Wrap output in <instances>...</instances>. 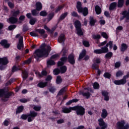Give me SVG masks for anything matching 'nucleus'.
<instances>
[{
	"label": "nucleus",
	"instance_id": "obj_16",
	"mask_svg": "<svg viewBox=\"0 0 129 129\" xmlns=\"http://www.w3.org/2000/svg\"><path fill=\"white\" fill-rule=\"evenodd\" d=\"M0 64L2 65H8L9 64V59H8V57H0Z\"/></svg>",
	"mask_w": 129,
	"mask_h": 129
},
{
	"label": "nucleus",
	"instance_id": "obj_15",
	"mask_svg": "<svg viewBox=\"0 0 129 129\" xmlns=\"http://www.w3.org/2000/svg\"><path fill=\"white\" fill-rule=\"evenodd\" d=\"M92 68L94 70H98L97 75L98 76H100V74H101V71L99 70V66L96 63H93L92 64Z\"/></svg>",
	"mask_w": 129,
	"mask_h": 129
},
{
	"label": "nucleus",
	"instance_id": "obj_11",
	"mask_svg": "<svg viewBox=\"0 0 129 129\" xmlns=\"http://www.w3.org/2000/svg\"><path fill=\"white\" fill-rule=\"evenodd\" d=\"M68 60L70 64L74 65L75 64V56H74V54H70L68 57Z\"/></svg>",
	"mask_w": 129,
	"mask_h": 129
},
{
	"label": "nucleus",
	"instance_id": "obj_32",
	"mask_svg": "<svg viewBox=\"0 0 129 129\" xmlns=\"http://www.w3.org/2000/svg\"><path fill=\"white\" fill-rule=\"evenodd\" d=\"M116 6H117V4L116 2L112 3L110 5L109 10L111 11L115 9L116 8Z\"/></svg>",
	"mask_w": 129,
	"mask_h": 129
},
{
	"label": "nucleus",
	"instance_id": "obj_20",
	"mask_svg": "<svg viewBox=\"0 0 129 129\" xmlns=\"http://www.w3.org/2000/svg\"><path fill=\"white\" fill-rule=\"evenodd\" d=\"M8 23L10 24H17V23H18V19L14 17H10Z\"/></svg>",
	"mask_w": 129,
	"mask_h": 129
},
{
	"label": "nucleus",
	"instance_id": "obj_27",
	"mask_svg": "<svg viewBox=\"0 0 129 129\" xmlns=\"http://www.w3.org/2000/svg\"><path fill=\"white\" fill-rule=\"evenodd\" d=\"M107 54H106L104 56L105 59H111L112 58V56H113V53L111 51H108V52H106Z\"/></svg>",
	"mask_w": 129,
	"mask_h": 129
},
{
	"label": "nucleus",
	"instance_id": "obj_44",
	"mask_svg": "<svg viewBox=\"0 0 129 129\" xmlns=\"http://www.w3.org/2000/svg\"><path fill=\"white\" fill-rule=\"evenodd\" d=\"M103 76L105 78H107V79H110V78H111V74H109L108 72H105Z\"/></svg>",
	"mask_w": 129,
	"mask_h": 129
},
{
	"label": "nucleus",
	"instance_id": "obj_3",
	"mask_svg": "<svg viewBox=\"0 0 129 129\" xmlns=\"http://www.w3.org/2000/svg\"><path fill=\"white\" fill-rule=\"evenodd\" d=\"M14 95V92H9L4 89H0V98L3 102L9 101V98ZM4 97V98H3Z\"/></svg>",
	"mask_w": 129,
	"mask_h": 129
},
{
	"label": "nucleus",
	"instance_id": "obj_23",
	"mask_svg": "<svg viewBox=\"0 0 129 129\" xmlns=\"http://www.w3.org/2000/svg\"><path fill=\"white\" fill-rule=\"evenodd\" d=\"M37 87H40V88H44V87L48 86V82H40L37 84Z\"/></svg>",
	"mask_w": 129,
	"mask_h": 129
},
{
	"label": "nucleus",
	"instance_id": "obj_8",
	"mask_svg": "<svg viewBox=\"0 0 129 129\" xmlns=\"http://www.w3.org/2000/svg\"><path fill=\"white\" fill-rule=\"evenodd\" d=\"M38 115V113L35 111H30V113H28L29 117L27 119L28 122L33 121V119H35V117Z\"/></svg>",
	"mask_w": 129,
	"mask_h": 129
},
{
	"label": "nucleus",
	"instance_id": "obj_4",
	"mask_svg": "<svg viewBox=\"0 0 129 129\" xmlns=\"http://www.w3.org/2000/svg\"><path fill=\"white\" fill-rule=\"evenodd\" d=\"M73 110L76 111L77 115L83 116L85 114V108L82 106L77 105L73 107Z\"/></svg>",
	"mask_w": 129,
	"mask_h": 129
},
{
	"label": "nucleus",
	"instance_id": "obj_34",
	"mask_svg": "<svg viewBox=\"0 0 129 129\" xmlns=\"http://www.w3.org/2000/svg\"><path fill=\"white\" fill-rule=\"evenodd\" d=\"M81 94L82 95H83V96H85L87 99H88V98H90V95H91V94H90V93H89V92H82Z\"/></svg>",
	"mask_w": 129,
	"mask_h": 129
},
{
	"label": "nucleus",
	"instance_id": "obj_40",
	"mask_svg": "<svg viewBox=\"0 0 129 129\" xmlns=\"http://www.w3.org/2000/svg\"><path fill=\"white\" fill-rule=\"evenodd\" d=\"M37 11H41L42 10V4L40 2H37L36 4Z\"/></svg>",
	"mask_w": 129,
	"mask_h": 129
},
{
	"label": "nucleus",
	"instance_id": "obj_18",
	"mask_svg": "<svg viewBox=\"0 0 129 129\" xmlns=\"http://www.w3.org/2000/svg\"><path fill=\"white\" fill-rule=\"evenodd\" d=\"M28 19H30L29 24L32 26L35 25L37 22H38V20L36 18H33L32 17H28Z\"/></svg>",
	"mask_w": 129,
	"mask_h": 129
},
{
	"label": "nucleus",
	"instance_id": "obj_24",
	"mask_svg": "<svg viewBox=\"0 0 129 129\" xmlns=\"http://www.w3.org/2000/svg\"><path fill=\"white\" fill-rule=\"evenodd\" d=\"M24 111V106L21 105L18 106L16 110V114H19L22 113Z\"/></svg>",
	"mask_w": 129,
	"mask_h": 129
},
{
	"label": "nucleus",
	"instance_id": "obj_47",
	"mask_svg": "<svg viewBox=\"0 0 129 129\" xmlns=\"http://www.w3.org/2000/svg\"><path fill=\"white\" fill-rule=\"evenodd\" d=\"M60 72H61L60 71V70L58 68H56L53 70V73L54 75H58L59 74H60Z\"/></svg>",
	"mask_w": 129,
	"mask_h": 129
},
{
	"label": "nucleus",
	"instance_id": "obj_53",
	"mask_svg": "<svg viewBox=\"0 0 129 129\" xmlns=\"http://www.w3.org/2000/svg\"><path fill=\"white\" fill-rule=\"evenodd\" d=\"M121 65V63L120 62V61H117L115 63L114 67L115 68H116V69L119 68Z\"/></svg>",
	"mask_w": 129,
	"mask_h": 129
},
{
	"label": "nucleus",
	"instance_id": "obj_17",
	"mask_svg": "<svg viewBox=\"0 0 129 129\" xmlns=\"http://www.w3.org/2000/svg\"><path fill=\"white\" fill-rule=\"evenodd\" d=\"M66 40V38L65 37V35L64 34H61L58 37V43H62L64 45Z\"/></svg>",
	"mask_w": 129,
	"mask_h": 129
},
{
	"label": "nucleus",
	"instance_id": "obj_46",
	"mask_svg": "<svg viewBox=\"0 0 129 129\" xmlns=\"http://www.w3.org/2000/svg\"><path fill=\"white\" fill-rule=\"evenodd\" d=\"M93 88L94 89H99V84H98V83H97V82H95V83H94L93 85Z\"/></svg>",
	"mask_w": 129,
	"mask_h": 129
},
{
	"label": "nucleus",
	"instance_id": "obj_52",
	"mask_svg": "<svg viewBox=\"0 0 129 129\" xmlns=\"http://www.w3.org/2000/svg\"><path fill=\"white\" fill-rule=\"evenodd\" d=\"M60 61H62L63 63H65L67 61V60H68V57L67 56H62L60 58Z\"/></svg>",
	"mask_w": 129,
	"mask_h": 129
},
{
	"label": "nucleus",
	"instance_id": "obj_2",
	"mask_svg": "<svg viewBox=\"0 0 129 129\" xmlns=\"http://www.w3.org/2000/svg\"><path fill=\"white\" fill-rule=\"evenodd\" d=\"M108 46L110 49H112L113 47V41H110L107 43L104 47H101L100 49H95L94 50V54H105V53H108L109 50L108 49Z\"/></svg>",
	"mask_w": 129,
	"mask_h": 129
},
{
	"label": "nucleus",
	"instance_id": "obj_29",
	"mask_svg": "<svg viewBox=\"0 0 129 129\" xmlns=\"http://www.w3.org/2000/svg\"><path fill=\"white\" fill-rule=\"evenodd\" d=\"M28 77H29V74H28V72L26 71L22 72L23 81H25V80H26Z\"/></svg>",
	"mask_w": 129,
	"mask_h": 129
},
{
	"label": "nucleus",
	"instance_id": "obj_60",
	"mask_svg": "<svg viewBox=\"0 0 129 129\" xmlns=\"http://www.w3.org/2000/svg\"><path fill=\"white\" fill-rule=\"evenodd\" d=\"M101 93L102 95L104 97L107 96L109 94V93L107 92V91H102Z\"/></svg>",
	"mask_w": 129,
	"mask_h": 129
},
{
	"label": "nucleus",
	"instance_id": "obj_58",
	"mask_svg": "<svg viewBox=\"0 0 129 129\" xmlns=\"http://www.w3.org/2000/svg\"><path fill=\"white\" fill-rule=\"evenodd\" d=\"M99 23L101 26H104V25H105L106 22L105 20L101 19L99 20Z\"/></svg>",
	"mask_w": 129,
	"mask_h": 129
},
{
	"label": "nucleus",
	"instance_id": "obj_59",
	"mask_svg": "<svg viewBox=\"0 0 129 129\" xmlns=\"http://www.w3.org/2000/svg\"><path fill=\"white\" fill-rule=\"evenodd\" d=\"M30 35L31 36V37H39V35L37 34V33L34 32H31L30 33Z\"/></svg>",
	"mask_w": 129,
	"mask_h": 129
},
{
	"label": "nucleus",
	"instance_id": "obj_41",
	"mask_svg": "<svg viewBox=\"0 0 129 129\" xmlns=\"http://www.w3.org/2000/svg\"><path fill=\"white\" fill-rule=\"evenodd\" d=\"M22 31L23 32H28V31H29V26H28L27 24H24L23 25Z\"/></svg>",
	"mask_w": 129,
	"mask_h": 129
},
{
	"label": "nucleus",
	"instance_id": "obj_50",
	"mask_svg": "<svg viewBox=\"0 0 129 129\" xmlns=\"http://www.w3.org/2000/svg\"><path fill=\"white\" fill-rule=\"evenodd\" d=\"M101 36L105 39H108V35H107V34L105 32H101Z\"/></svg>",
	"mask_w": 129,
	"mask_h": 129
},
{
	"label": "nucleus",
	"instance_id": "obj_31",
	"mask_svg": "<svg viewBox=\"0 0 129 129\" xmlns=\"http://www.w3.org/2000/svg\"><path fill=\"white\" fill-rule=\"evenodd\" d=\"M95 11L97 15H100L101 14V8L97 5L95 6Z\"/></svg>",
	"mask_w": 129,
	"mask_h": 129
},
{
	"label": "nucleus",
	"instance_id": "obj_33",
	"mask_svg": "<svg viewBox=\"0 0 129 129\" xmlns=\"http://www.w3.org/2000/svg\"><path fill=\"white\" fill-rule=\"evenodd\" d=\"M59 70L60 71V73H61V74H63L66 72V71H67V67L66 66H61L60 67Z\"/></svg>",
	"mask_w": 129,
	"mask_h": 129
},
{
	"label": "nucleus",
	"instance_id": "obj_6",
	"mask_svg": "<svg viewBox=\"0 0 129 129\" xmlns=\"http://www.w3.org/2000/svg\"><path fill=\"white\" fill-rule=\"evenodd\" d=\"M74 26L78 36H83L84 33L81 27V22H80L79 20H76L75 21Z\"/></svg>",
	"mask_w": 129,
	"mask_h": 129
},
{
	"label": "nucleus",
	"instance_id": "obj_30",
	"mask_svg": "<svg viewBox=\"0 0 129 129\" xmlns=\"http://www.w3.org/2000/svg\"><path fill=\"white\" fill-rule=\"evenodd\" d=\"M55 64H56V62L51 59L47 61V66L48 67H49V66H54Z\"/></svg>",
	"mask_w": 129,
	"mask_h": 129
},
{
	"label": "nucleus",
	"instance_id": "obj_42",
	"mask_svg": "<svg viewBox=\"0 0 129 129\" xmlns=\"http://www.w3.org/2000/svg\"><path fill=\"white\" fill-rule=\"evenodd\" d=\"M65 91H66V87H64L61 88L58 92L57 95H62V94L65 92Z\"/></svg>",
	"mask_w": 129,
	"mask_h": 129
},
{
	"label": "nucleus",
	"instance_id": "obj_57",
	"mask_svg": "<svg viewBox=\"0 0 129 129\" xmlns=\"http://www.w3.org/2000/svg\"><path fill=\"white\" fill-rule=\"evenodd\" d=\"M33 109L35 110V111H40L41 110V106H34L33 107Z\"/></svg>",
	"mask_w": 129,
	"mask_h": 129
},
{
	"label": "nucleus",
	"instance_id": "obj_62",
	"mask_svg": "<svg viewBox=\"0 0 129 129\" xmlns=\"http://www.w3.org/2000/svg\"><path fill=\"white\" fill-rule=\"evenodd\" d=\"M122 15L123 16V17H129V12L125 11L123 12Z\"/></svg>",
	"mask_w": 129,
	"mask_h": 129
},
{
	"label": "nucleus",
	"instance_id": "obj_54",
	"mask_svg": "<svg viewBox=\"0 0 129 129\" xmlns=\"http://www.w3.org/2000/svg\"><path fill=\"white\" fill-rule=\"evenodd\" d=\"M52 79H53V77L50 75H48L45 79V81H51Z\"/></svg>",
	"mask_w": 129,
	"mask_h": 129
},
{
	"label": "nucleus",
	"instance_id": "obj_48",
	"mask_svg": "<svg viewBox=\"0 0 129 129\" xmlns=\"http://www.w3.org/2000/svg\"><path fill=\"white\" fill-rule=\"evenodd\" d=\"M16 28H17V25H11L8 27V30L9 31H13V30H14V29H16Z\"/></svg>",
	"mask_w": 129,
	"mask_h": 129
},
{
	"label": "nucleus",
	"instance_id": "obj_7",
	"mask_svg": "<svg viewBox=\"0 0 129 129\" xmlns=\"http://www.w3.org/2000/svg\"><path fill=\"white\" fill-rule=\"evenodd\" d=\"M125 121L124 120H121V121H118L116 123L117 128V129H128L129 128V124H126Z\"/></svg>",
	"mask_w": 129,
	"mask_h": 129
},
{
	"label": "nucleus",
	"instance_id": "obj_55",
	"mask_svg": "<svg viewBox=\"0 0 129 129\" xmlns=\"http://www.w3.org/2000/svg\"><path fill=\"white\" fill-rule=\"evenodd\" d=\"M68 51L67 50V49H66L65 48H63L62 50V56L65 57L66 56V54H67Z\"/></svg>",
	"mask_w": 129,
	"mask_h": 129
},
{
	"label": "nucleus",
	"instance_id": "obj_1",
	"mask_svg": "<svg viewBox=\"0 0 129 129\" xmlns=\"http://www.w3.org/2000/svg\"><path fill=\"white\" fill-rule=\"evenodd\" d=\"M46 44L42 43L40 47V49L35 50L34 57L36 59V61L38 62L41 61L40 58H47L49 56L51 51V46L47 45V48H46Z\"/></svg>",
	"mask_w": 129,
	"mask_h": 129
},
{
	"label": "nucleus",
	"instance_id": "obj_14",
	"mask_svg": "<svg viewBox=\"0 0 129 129\" xmlns=\"http://www.w3.org/2000/svg\"><path fill=\"white\" fill-rule=\"evenodd\" d=\"M72 110H73V107H70L69 108L65 107L62 108L61 112L62 113H70Z\"/></svg>",
	"mask_w": 129,
	"mask_h": 129
},
{
	"label": "nucleus",
	"instance_id": "obj_5",
	"mask_svg": "<svg viewBox=\"0 0 129 129\" xmlns=\"http://www.w3.org/2000/svg\"><path fill=\"white\" fill-rule=\"evenodd\" d=\"M81 5V2H78L77 3V9L78 13H81L85 17L88 15V9L87 8H83Z\"/></svg>",
	"mask_w": 129,
	"mask_h": 129
},
{
	"label": "nucleus",
	"instance_id": "obj_28",
	"mask_svg": "<svg viewBox=\"0 0 129 129\" xmlns=\"http://www.w3.org/2000/svg\"><path fill=\"white\" fill-rule=\"evenodd\" d=\"M114 83L116 85H124L125 84L122 79L119 80H115L114 81Z\"/></svg>",
	"mask_w": 129,
	"mask_h": 129
},
{
	"label": "nucleus",
	"instance_id": "obj_9",
	"mask_svg": "<svg viewBox=\"0 0 129 129\" xmlns=\"http://www.w3.org/2000/svg\"><path fill=\"white\" fill-rule=\"evenodd\" d=\"M98 121L99 122V125L101 127L100 128H99V127H97L96 129H105L107 127V124L104 122L103 119L99 118L98 119Z\"/></svg>",
	"mask_w": 129,
	"mask_h": 129
},
{
	"label": "nucleus",
	"instance_id": "obj_12",
	"mask_svg": "<svg viewBox=\"0 0 129 129\" xmlns=\"http://www.w3.org/2000/svg\"><path fill=\"white\" fill-rule=\"evenodd\" d=\"M36 32L39 33L40 36L43 38V39H46V38H48V34H45V33H46L45 30L43 29H37L36 30Z\"/></svg>",
	"mask_w": 129,
	"mask_h": 129
},
{
	"label": "nucleus",
	"instance_id": "obj_56",
	"mask_svg": "<svg viewBox=\"0 0 129 129\" xmlns=\"http://www.w3.org/2000/svg\"><path fill=\"white\" fill-rule=\"evenodd\" d=\"M16 81V79L15 78H11L10 79L9 81H8V83L9 85H11L12 83H14Z\"/></svg>",
	"mask_w": 129,
	"mask_h": 129
},
{
	"label": "nucleus",
	"instance_id": "obj_43",
	"mask_svg": "<svg viewBox=\"0 0 129 129\" xmlns=\"http://www.w3.org/2000/svg\"><path fill=\"white\" fill-rule=\"evenodd\" d=\"M129 78V72L127 73V74L123 77L122 79L123 82L125 84L126 83V79H128Z\"/></svg>",
	"mask_w": 129,
	"mask_h": 129
},
{
	"label": "nucleus",
	"instance_id": "obj_22",
	"mask_svg": "<svg viewBox=\"0 0 129 129\" xmlns=\"http://www.w3.org/2000/svg\"><path fill=\"white\" fill-rule=\"evenodd\" d=\"M107 115H108V113H107V110H106V109H103L102 110V113L101 114L102 119H103L104 118H106Z\"/></svg>",
	"mask_w": 129,
	"mask_h": 129
},
{
	"label": "nucleus",
	"instance_id": "obj_36",
	"mask_svg": "<svg viewBox=\"0 0 129 129\" xmlns=\"http://www.w3.org/2000/svg\"><path fill=\"white\" fill-rule=\"evenodd\" d=\"M112 2H113L114 0H111ZM124 3V0H118V8H122V6H123V4Z\"/></svg>",
	"mask_w": 129,
	"mask_h": 129
},
{
	"label": "nucleus",
	"instance_id": "obj_61",
	"mask_svg": "<svg viewBox=\"0 0 129 129\" xmlns=\"http://www.w3.org/2000/svg\"><path fill=\"white\" fill-rule=\"evenodd\" d=\"M40 16L41 17H46L47 16V12L46 11H41L40 13Z\"/></svg>",
	"mask_w": 129,
	"mask_h": 129
},
{
	"label": "nucleus",
	"instance_id": "obj_63",
	"mask_svg": "<svg viewBox=\"0 0 129 129\" xmlns=\"http://www.w3.org/2000/svg\"><path fill=\"white\" fill-rule=\"evenodd\" d=\"M31 62H32V58H29L24 61V64H30Z\"/></svg>",
	"mask_w": 129,
	"mask_h": 129
},
{
	"label": "nucleus",
	"instance_id": "obj_38",
	"mask_svg": "<svg viewBox=\"0 0 129 129\" xmlns=\"http://www.w3.org/2000/svg\"><path fill=\"white\" fill-rule=\"evenodd\" d=\"M62 78H61V76H58L56 77V84H61L62 83Z\"/></svg>",
	"mask_w": 129,
	"mask_h": 129
},
{
	"label": "nucleus",
	"instance_id": "obj_10",
	"mask_svg": "<svg viewBox=\"0 0 129 129\" xmlns=\"http://www.w3.org/2000/svg\"><path fill=\"white\" fill-rule=\"evenodd\" d=\"M0 45H1L4 49H9V48L11 47V44L8 43L7 39L2 40L0 42Z\"/></svg>",
	"mask_w": 129,
	"mask_h": 129
},
{
	"label": "nucleus",
	"instance_id": "obj_39",
	"mask_svg": "<svg viewBox=\"0 0 129 129\" xmlns=\"http://www.w3.org/2000/svg\"><path fill=\"white\" fill-rule=\"evenodd\" d=\"M29 117V114H23L21 115L20 118L23 119V120H27V118Z\"/></svg>",
	"mask_w": 129,
	"mask_h": 129
},
{
	"label": "nucleus",
	"instance_id": "obj_21",
	"mask_svg": "<svg viewBox=\"0 0 129 129\" xmlns=\"http://www.w3.org/2000/svg\"><path fill=\"white\" fill-rule=\"evenodd\" d=\"M127 48H128V46L126 45V43H122L120 48V51L124 53L125 50H127Z\"/></svg>",
	"mask_w": 129,
	"mask_h": 129
},
{
	"label": "nucleus",
	"instance_id": "obj_49",
	"mask_svg": "<svg viewBox=\"0 0 129 129\" xmlns=\"http://www.w3.org/2000/svg\"><path fill=\"white\" fill-rule=\"evenodd\" d=\"M101 38V36L99 34L93 35V39L94 40H100Z\"/></svg>",
	"mask_w": 129,
	"mask_h": 129
},
{
	"label": "nucleus",
	"instance_id": "obj_45",
	"mask_svg": "<svg viewBox=\"0 0 129 129\" xmlns=\"http://www.w3.org/2000/svg\"><path fill=\"white\" fill-rule=\"evenodd\" d=\"M83 45H84L85 47H88L90 46V44H89V41L87 40H83Z\"/></svg>",
	"mask_w": 129,
	"mask_h": 129
},
{
	"label": "nucleus",
	"instance_id": "obj_25",
	"mask_svg": "<svg viewBox=\"0 0 129 129\" xmlns=\"http://www.w3.org/2000/svg\"><path fill=\"white\" fill-rule=\"evenodd\" d=\"M86 56V50L83 49L82 52L80 53L79 56V60H81V59H83L84 57Z\"/></svg>",
	"mask_w": 129,
	"mask_h": 129
},
{
	"label": "nucleus",
	"instance_id": "obj_64",
	"mask_svg": "<svg viewBox=\"0 0 129 129\" xmlns=\"http://www.w3.org/2000/svg\"><path fill=\"white\" fill-rule=\"evenodd\" d=\"M58 57H59L58 54H53L52 55H51V56L50 57V59H56V58H58Z\"/></svg>",
	"mask_w": 129,
	"mask_h": 129
},
{
	"label": "nucleus",
	"instance_id": "obj_19",
	"mask_svg": "<svg viewBox=\"0 0 129 129\" xmlns=\"http://www.w3.org/2000/svg\"><path fill=\"white\" fill-rule=\"evenodd\" d=\"M22 70V68L20 66L17 67V66L14 65L12 69L11 72L12 73H15V72H18V71H20Z\"/></svg>",
	"mask_w": 129,
	"mask_h": 129
},
{
	"label": "nucleus",
	"instance_id": "obj_37",
	"mask_svg": "<svg viewBox=\"0 0 129 129\" xmlns=\"http://www.w3.org/2000/svg\"><path fill=\"white\" fill-rule=\"evenodd\" d=\"M123 75V72L121 70H119L116 73V77L118 78V77H121V76Z\"/></svg>",
	"mask_w": 129,
	"mask_h": 129
},
{
	"label": "nucleus",
	"instance_id": "obj_35",
	"mask_svg": "<svg viewBox=\"0 0 129 129\" xmlns=\"http://www.w3.org/2000/svg\"><path fill=\"white\" fill-rule=\"evenodd\" d=\"M74 102H78V99H73L72 100H71L67 102L66 105H70L71 104H72V103H74Z\"/></svg>",
	"mask_w": 129,
	"mask_h": 129
},
{
	"label": "nucleus",
	"instance_id": "obj_51",
	"mask_svg": "<svg viewBox=\"0 0 129 129\" xmlns=\"http://www.w3.org/2000/svg\"><path fill=\"white\" fill-rule=\"evenodd\" d=\"M52 19H53V17H49L48 18L43 19V23H49V22H50Z\"/></svg>",
	"mask_w": 129,
	"mask_h": 129
},
{
	"label": "nucleus",
	"instance_id": "obj_26",
	"mask_svg": "<svg viewBox=\"0 0 129 129\" xmlns=\"http://www.w3.org/2000/svg\"><path fill=\"white\" fill-rule=\"evenodd\" d=\"M97 22V20L96 19H94L93 17H90L89 24L91 27H94Z\"/></svg>",
	"mask_w": 129,
	"mask_h": 129
},
{
	"label": "nucleus",
	"instance_id": "obj_13",
	"mask_svg": "<svg viewBox=\"0 0 129 129\" xmlns=\"http://www.w3.org/2000/svg\"><path fill=\"white\" fill-rule=\"evenodd\" d=\"M22 47H24V37L20 36L19 39V43L17 44V49L21 50Z\"/></svg>",
	"mask_w": 129,
	"mask_h": 129
}]
</instances>
